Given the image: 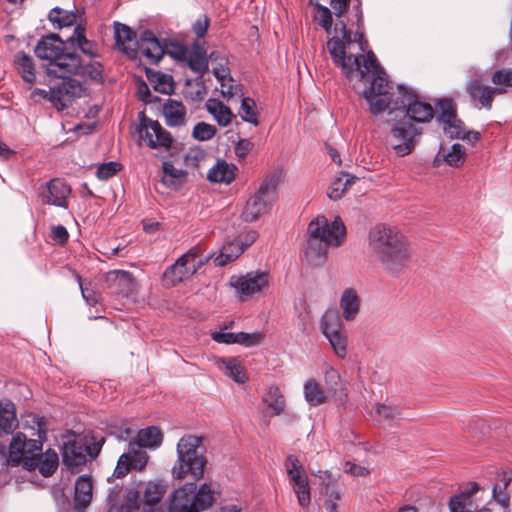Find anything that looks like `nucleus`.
Returning a JSON list of instances; mask_svg holds the SVG:
<instances>
[{
  "instance_id": "12",
  "label": "nucleus",
  "mask_w": 512,
  "mask_h": 512,
  "mask_svg": "<svg viewBox=\"0 0 512 512\" xmlns=\"http://www.w3.org/2000/svg\"><path fill=\"white\" fill-rule=\"evenodd\" d=\"M285 467L299 506L307 509L311 503V488L302 464L296 456L289 455Z\"/></svg>"
},
{
  "instance_id": "36",
  "label": "nucleus",
  "mask_w": 512,
  "mask_h": 512,
  "mask_svg": "<svg viewBox=\"0 0 512 512\" xmlns=\"http://www.w3.org/2000/svg\"><path fill=\"white\" fill-rule=\"evenodd\" d=\"M360 307V299L357 292L352 288H346L340 298V308L342 316L345 320H354L358 314Z\"/></svg>"
},
{
  "instance_id": "31",
  "label": "nucleus",
  "mask_w": 512,
  "mask_h": 512,
  "mask_svg": "<svg viewBox=\"0 0 512 512\" xmlns=\"http://www.w3.org/2000/svg\"><path fill=\"white\" fill-rule=\"evenodd\" d=\"M18 426L16 408L9 399L0 400V436L12 434Z\"/></svg>"
},
{
  "instance_id": "52",
  "label": "nucleus",
  "mask_w": 512,
  "mask_h": 512,
  "mask_svg": "<svg viewBox=\"0 0 512 512\" xmlns=\"http://www.w3.org/2000/svg\"><path fill=\"white\" fill-rule=\"evenodd\" d=\"M313 21L321 26L328 34L332 28V13L328 7L323 5H316L313 8Z\"/></svg>"
},
{
  "instance_id": "58",
  "label": "nucleus",
  "mask_w": 512,
  "mask_h": 512,
  "mask_svg": "<svg viewBox=\"0 0 512 512\" xmlns=\"http://www.w3.org/2000/svg\"><path fill=\"white\" fill-rule=\"evenodd\" d=\"M210 25V19L207 15L203 14L197 18L192 26V30L197 36L196 40H204L207 30Z\"/></svg>"
},
{
  "instance_id": "30",
  "label": "nucleus",
  "mask_w": 512,
  "mask_h": 512,
  "mask_svg": "<svg viewBox=\"0 0 512 512\" xmlns=\"http://www.w3.org/2000/svg\"><path fill=\"white\" fill-rule=\"evenodd\" d=\"M186 107L181 101L167 99L163 105V115L170 127H180L186 123Z\"/></svg>"
},
{
  "instance_id": "14",
  "label": "nucleus",
  "mask_w": 512,
  "mask_h": 512,
  "mask_svg": "<svg viewBox=\"0 0 512 512\" xmlns=\"http://www.w3.org/2000/svg\"><path fill=\"white\" fill-rule=\"evenodd\" d=\"M418 134L420 131L410 122H396L391 125L389 144L397 155H408L415 147Z\"/></svg>"
},
{
  "instance_id": "42",
  "label": "nucleus",
  "mask_w": 512,
  "mask_h": 512,
  "mask_svg": "<svg viewBox=\"0 0 512 512\" xmlns=\"http://www.w3.org/2000/svg\"><path fill=\"white\" fill-rule=\"evenodd\" d=\"M168 484L164 480L150 481L143 491L144 502L147 505H155L161 501L166 493Z\"/></svg>"
},
{
  "instance_id": "35",
  "label": "nucleus",
  "mask_w": 512,
  "mask_h": 512,
  "mask_svg": "<svg viewBox=\"0 0 512 512\" xmlns=\"http://www.w3.org/2000/svg\"><path fill=\"white\" fill-rule=\"evenodd\" d=\"M236 166L228 164L224 160H219L208 171L207 179L214 183L230 184L235 179Z\"/></svg>"
},
{
  "instance_id": "27",
  "label": "nucleus",
  "mask_w": 512,
  "mask_h": 512,
  "mask_svg": "<svg viewBox=\"0 0 512 512\" xmlns=\"http://www.w3.org/2000/svg\"><path fill=\"white\" fill-rule=\"evenodd\" d=\"M93 483L86 475L80 476L75 482L74 509L84 512L92 500Z\"/></svg>"
},
{
  "instance_id": "64",
  "label": "nucleus",
  "mask_w": 512,
  "mask_h": 512,
  "mask_svg": "<svg viewBox=\"0 0 512 512\" xmlns=\"http://www.w3.org/2000/svg\"><path fill=\"white\" fill-rule=\"evenodd\" d=\"M77 282L79 283L82 297L86 300L89 305H95L98 299L93 291H89L87 287L83 286L82 278L80 275H76Z\"/></svg>"
},
{
  "instance_id": "44",
  "label": "nucleus",
  "mask_w": 512,
  "mask_h": 512,
  "mask_svg": "<svg viewBox=\"0 0 512 512\" xmlns=\"http://www.w3.org/2000/svg\"><path fill=\"white\" fill-rule=\"evenodd\" d=\"M304 397L311 406H319L327 399L325 391L315 379H308L305 382Z\"/></svg>"
},
{
  "instance_id": "49",
  "label": "nucleus",
  "mask_w": 512,
  "mask_h": 512,
  "mask_svg": "<svg viewBox=\"0 0 512 512\" xmlns=\"http://www.w3.org/2000/svg\"><path fill=\"white\" fill-rule=\"evenodd\" d=\"M72 74L81 75L83 78L90 79L94 82H101L102 75V65L97 61H89L88 63H84L81 60V66L77 69L76 72Z\"/></svg>"
},
{
  "instance_id": "8",
  "label": "nucleus",
  "mask_w": 512,
  "mask_h": 512,
  "mask_svg": "<svg viewBox=\"0 0 512 512\" xmlns=\"http://www.w3.org/2000/svg\"><path fill=\"white\" fill-rule=\"evenodd\" d=\"M319 327L334 354L339 359H345L348 353V332L338 311L334 309L327 310L320 319Z\"/></svg>"
},
{
  "instance_id": "15",
  "label": "nucleus",
  "mask_w": 512,
  "mask_h": 512,
  "mask_svg": "<svg viewBox=\"0 0 512 512\" xmlns=\"http://www.w3.org/2000/svg\"><path fill=\"white\" fill-rule=\"evenodd\" d=\"M436 107L439 109L437 120L442 125L445 135L451 139H462L465 134L464 124L457 117L453 101L439 99L436 102Z\"/></svg>"
},
{
  "instance_id": "13",
  "label": "nucleus",
  "mask_w": 512,
  "mask_h": 512,
  "mask_svg": "<svg viewBox=\"0 0 512 512\" xmlns=\"http://www.w3.org/2000/svg\"><path fill=\"white\" fill-rule=\"evenodd\" d=\"M257 238L258 232L252 229L244 230L234 238L227 237L220 253L214 258L215 265L225 266L235 261Z\"/></svg>"
},
{
  "instance_id": "63",
  "label": "nucleus",
  "mask_w": 512,
  "mask_h": 512,
  "mask_svg": "<svg viewBox=\"0 0 512 512\" xmlns=\"http://www.w3.org/2000/svg\"><path fill=\"white\" fill-rule=\"evenodd\" d=\"M344 471L353 476H367L369 474V470L366 467L357 465L352 462H346L344 466Z\"/></svg>"
},
{
  "instance_id": "10",
  "label": "nucleus",
  "mask_w": 512,
  "mask_h": 512,
  "mask_svg": "<svg viewBox=\"0 0 512 512\" xmlns=\"http://www.w3.org/2000/svg\"><path fill=\"white\" fill-rule=\"evenodd\" d=\"M230 284L235 289L239 299L245 301L268 289L270 275L267 271H250L245 275L232 277Z\"/></svg>"
},
{
  "instance_id": "3",
  "label": "nucleus",
  "mask_w": 512,
  "mask_h": 512,
  "mask_svg": "<svg viewBox=\"0 0 512 512\" xmlns=\"http://www.w3.org/2000/svg\"><path fill=\"white\" fill-rule=\"evenodd\" d=\"M346 235L343 221L336 216L329 221L325 216H318L312 220L307 228V247L305 256L309 263L321 265L326 260L330 247L342 244Z\"/></svg>"
},
{
  "instance_id": "37",
  "label": "nucleus",
  "mask_w": 512,
  "mask_h": 512,
  "mask_svg": "<svg viewBox=\"0 0 512 512\" xmlns=\"http://www.w3.org/2000/svg\"><path fill=\"white\" fill-rule=\"evenodd\" d=\"M36 464L33 466V470L38 469L40 474L44 477H49L54 474L59 464L58 454L48 449L46 452L39 454L35 457Z\"/></svg>"
},
{
  "instance_id": "60",
  "label": "nucleus",
  "mask_w": 512,
  "mask_h": 512,
  "mask_svg": "<svg viewBox=\"0 0 512 512\" xmlns=\"http://www.w3.org/2000/svg\"><path fill=\"white\" fill-rule=\"evenodd\" d=\"M254 144L249 139H240L235 145V154L239 158H245L253 149Z\"/></svg>"
},
{
  "instance_id": "5",
  "label": "nucleus",
  "mask_w": 512,
  "mask_h": 512,
  "mask_svg": "<svg viewBox=\"0 0 512 512\" xmlns=\"http://www.w3.org/2000/svg\"><path fill=\"white\" fill-rule=\"evenodd\" d=\"M176 450L177 461L172 467V476L175 479H183L191 475L195 480L201 479L206 465L202 438L191 434L184 435L180 438Z\"/></svg>"
},
{
  "instance_id": "4",
  "label": "nucleus",
  "mask_w": 512,
  "mask_h": 512,
  "mask_svg": "<svg viewBox=\"0 0 512 512\" xmlns=\"http://www.w3.org/2000/svg\"><path fill=\"white\" fill-rule=\"evenodd\" d=\"M67 41L58 34L51 33L43 36L35 47L36 56L47 61L46 71L49 76L65 77L76 72L81 66L80 56L67 49Z\"/></svg>"
},
{
  "instance_id": "20",
  "label": "nucleus",
  "mask_w": 512,
  "mask_h": 512,
  "mask_svg": "<svg viewBox=\"0 0 512 512\" xmlns=\"http://www.w3.org/2000/svg\"><path fill=\"white\" fill-rule=\"evenodd\" d=\"M466 91L474 104L487 110L492 108L494 97L497 95L493 86L487 85L480 75H475L468 81Z\"/></svg>"
},
{
  "instance_id": "23",
  "label": "nucleus",
  "mask_w": 512,
  "mask_h": 512,
  "mask_svg": "<svg viewBox=\"0 0 512 512\" xmlns=\"http://www.w3.org/2000/svg\"><path fill=\"white\" fill-rule=\"evenodd\" d=\"M184 58L192 71L203 75L209 67L205 41L195 40L191 48L184 51Z\"/></svg>"
},
{
  "instance_id": "51",
  "label": "nucleus",
  "mask_w": 512,
  "mask_h": 512,
  "mask_svg": "<svg viewBox=\"0 0 512 512\" xmlns=\"http://www.w3.org/2000/svg\"><path fill=\"white\" fill-rule=\"evenodd\" d=\"M163 175L162 182L166 186H174L177 182L186 176V172L182 169H177L171 162H164L162 165Z\"/></svg>"
},
{
  "instance_id": "19",
  "label": "nucleus",
  "mask_w": 512,
  "mask_h": 512,
  "mask_svg": "<svg viewBox=\"0 0 512 512\" xmlns=\"http://www.w3.org/2000/svg\"><path fill=\"white\" fill-rule=\"evenodd\" d=\"M147 461L148 455L145 451L129 447V452L119 457L113 475L108 478V481L110 482L112 478L125 477L131 469L142 471L146 467Z\"/></svg>"
},
{
  "instance_id": "17",
  "label": "nucleus",
  "mask_w": 512,
  "mask_h": 512,
  "mask_svg": "<svg viewBox=\"0 0 512 512\" xmlns=\"http://www.w3.org/2000/svg\"><path fill=\"white\" fill-rule=\"evenodd\" d=\"M71 188L62 179L55 178L40 187L39 196L44 204L67 208Z\"/></svg>"
},
{
  "instance_id": "9",
  "label": "nucleus",
  "mask_w": 512,
  "mask_h": 512,
  "mask_svg": "<svg viewBox=\"0 0 512 512\" xmlns=\"http://www.w3.org/2000/svg\"><path fill=\"white\" fill-rule=\"evenodd\" d=\"M276 199V186L272 181H264L258 190L247 200L242 211L246 222H254L266 214Z\"/></svg>"
},
{
  "instance_id": "54",
  "label": "nucleus",
  "mask_w": 512,
  "mask_h": 512,
  "mask_svg": "<svg viewBox=\"0 0 512 512\" xmlns=\"http://www.w3.org/2000/svg\"><path fill=\"white\" fill-rule=\"evenodd\" d=\"M216 132L217 129L215 126L205 122H199L194 126L192 135L199 141H208L215 136Z\"/></svg>"
},
{
  "instance_id": "11",
  "label": "nucleus",
  "mask_w": 512,
  "mask_h": 512,
  "mask_svg": "<svg viewBox=\"0 0 512 512\" xmlns=\"http://www.w3.org/2000/svg\"><path fill=\"white\" fill-rule=\"evenodd\" d=\"M139 124L136 131L140 140L144 141L152 149H169L172 145V137L158 121L148 118L144 112L139 113Z\"/></svg>"
},
{
  "instance_id": "7",
  "label": "nucleus",
  "mask_w": 512,
  "mask_h": 512,
  "mask_svg": "<svg viewBox=\"0 0 512 512\" xmlns=\"http://www.w3.org/2000/svg\"><path fill=\"white\" fill-rule=\"evenodd\" d=\"M399 99L395 100L394 106L389 110V115L396 112L403 113V117L417 123L430 122L434 115V108L428 102L422 101L417 93L398 85Z\"/></svg>"
},
{
  "instance_id": "34",
  "label": "nucleus",
  "mask_w": 512,
  "mask_h": 512,
  "mask_svg": "<svg viewBox=\"0 0 512 512\" xmlns=\"http://www.w3.org/2000/svg\"><path fill=\"white\" fill-rule=\"evenodd\" d=\"M512 481V472L503 471L498 474V483L493 487V499L502 507V512H508L510 496L507 487Z\"/></svg>"
},
{
  "instance_id": "48",
  "label": "nucleus",
  "mask_w": 512,
  "mask_h": 512,
  "mask_svg": "<svg viewBox=\"0 0 512 512\" xmlns=\"http://www.w3.org/2000/svg\"><path fill=\"white\" fill-rule=\"evenodd\" d=\"M239 116L245 122L254 126L259 125L258 110L255 101L250 97H244L241 100Z\"/></svg>"
},
{
  "instance_id": "2",
  "label": "nucleus",
  "mask_w": 512,
  "mask_h": 512,
  "mask_svg": "<svg viewBox=\"0 0 512 512\" xmlns=\"http://www.w3.org/2000/svg\"><path fill=\"white\" fill-rule=\"evenodd\" d=\"M367 252L388 273H399L407 266L412 251L407 238L397 229L378 224L368 233Z\"/></svg>"
},
{
  "instance_id": "24",
  "label": "nucleus",
  "mask_w": 512,
  "mask_h": 512,
  "mask_svg": "<svg viewBox=\"0 0 512 512\" xmlns=\"http://www.w3.org/2000/svg\"><path fill=\"white\" fill-rule=\"evenodd\" d=\"M117 47L131 58L138 57L136 33L126 24L114 23Z\"/></svg>"
},
{
  "instance_id": "1",
  "label": "nucleus",
  "mask_w": 512,
  "mask_h": 512,
  "mask_svg": "<svg viewBox=\"0 0 512 512\" xmlns=\"http://www.w3.org/2000/svg\"><path fill=\"white\" fill-rule=\"evenodd\" d=\"M340 24L342 39L332 37L327 42V48L333 62L342 69L347 78H350L355 72L360 74L361 79L368 74H372L370 87L363 92V96L370 106V112L373 115H378L387 109L389 111L394 106L395 100L399 99L398 90L396 92L393 90L385 71L379 65L372 51H369L366 57L362 54L346 53V48L350 47L356 37L359 38V50L364 51L363 36L356 34L353 40L350 31L346 29L345 23L340 21Z\"/></svg>"
},
{
  "instance_id": "28",
  "label": "nucleus",
  "mask_w": 512,
  "mask_h": 512,
  "mask_svg": "<svg viewBox=\"0 0 512 512\" xmlns=\"http://www.w3.org/2000/svg\"><path fill=\"white\" fill-rule=\"evenodd\" d=\"M163 441L161 430L155 426H150L138 431L135 439L129 440V447L139 448H157Z\"/></svg>"
},
{
  "instance_id": "53",
  "label": "nucleus",
  "mask_w": 512,
  "mask_h": 512,
  "mask_svg": "<svg viewBox=\"0 0 512 512\" xmlns=\"http://www.w3.org/2000/svg\"><path fill=\"white\" fill-rule=\"evenodd\" d=\"M140 492L136 489H128L125 499L119 507V512H138L140 508L139 502Z\"/></svg>"
},
{
  "instance_id": "57",
  "label": "nucleus",
  "mask_w": 512,
  "mask_h": 512,
  "mask_svg": "<svg viewBox=\"0 0 512 512\" xmlns=\"http://www.w3.org/2000/svg\"><path fill=\"white\" fill-rule=\"evenodd\" d=\"M121 169V164L116 161H110L107 163L101 164L97 171L96 175L100 180H107L114 175Z\"/></svg>"
},
{
  "instance_id": "38",
  "label": "nucleus",
  "mask_w": 512,
  "mask_h": 512,
  "mask_svg": "<svg viewBox=\"0 0 512 512\" xmlns=\"http://www.w3.org/2000/svg\"><path fill=\"white\" fill-rule=\"evenodd\" d=\"M218 367L224 371V373L232 378L237 383H245L247 381V375L244 367L237 358H219L216 361Z\"/></svg>"
},
{
  "instance_id": "59",
  "label": "nucleus",
  "mask_w": 512,
  "mask_h": 512,
  "mask_svg": "<svg viewBox=\"0 0 512 512\" xmlns=\"http://www.w3.org/2000/svg\"><path fill=\"white\" fill-rule=\"evenodd\" d=\"M51 239L59 245H64L69 239V233L63 225L52 226Z\"/></svg>"
},
{
  "instance_id": "47",
  "label": "nucleus",
  "mask_w": 512,
  "mask_h": 512,
  "mask_svg": "<svg viewBox=\"0 0 512 512\" xmlns=\"http://www.w3.org/2000/svg\"><path fill=\"white\" fill-rule=\"evenodd\" d=\"M491 81L497 95L505 94L512 88V69H498L492 76Z\"/></svg>"
},
{
  "instance_id": "56",
  "label": "nucleus",
  "mask_w": 512,
  "mask_h": 512,
  "mask_svg": "<svg viewBox=\"0 0 512 512\" xmlns=\"http://www.w3.org/2000/svg\"><path fill=\"white\" fill-rule=\"evenodd\" d=\"M264 338L263 333L261 332H253V333H246V332H238L236 343L241 344L246 347H253L262 342Z\"/></svg>"
},
{
  "instance_id": "29",
  "label": "nucleus",
  "mask_w": 512,
  "mask_h": 512,
  "mask_svg": "<svg viewBox=\"0 0 512 512\" xmlns=\"http://www.w3.org/2000/svg\"><path fill=\"white\" fill-rule=\"evenodd\" d=\"M466 159V150L463 145L455 143L449 150L441 147L434 159V166H440L442 162L451 167L458 168L462 166Z\"/></svg>"
},
{
  "instance_id": "6",
  "label": "nucleus",
  "mask_w": 512,
  "mask_h": 512,
  "mask_svg": "<svg viewBox=\"0 0 512 512\" xmlns=\"http://www.w3.org/2000/svg\"><path fill=\"white\" fill-rule=\"evenodd\" d=\"M33 423L37 426L38 439H28L22 432L13 435L10 445L8 462L12 466L22 465L26 470H33L35 457L42 451L43 440L46 438V420L33 415Z\"/></svg>"
},
{
  "instance_id": "61",
  "label": "nucleus",
  "mask_w": 512,
  "mask_h": 512,
  "mask_svg": "<svg viewBox=\"0 0 512 512\" xmlns=\"http://www.w3.org/2000/svg\"><path fill=\"white\" fill-rule=\"evenodd\" d=\"M212 339L217 343L234 344L236 343L237 333L233 332H213Z\"/></svg>"
},
{
  "instance_id": "43",
  "label": "nucleus",
  "mask_w": 512,
  "mask_h": 512,
  "mask_svg": "<svg viewBox=\"0 0 512 512\" xmlns=\"http://www.w3.org/2000/svg\"><path fill=\"white\" fill-rule=\"evenodd\" d=\"M262 401L272 410V415H280L285 409V398L277 385L269 386Z\"/></svg>"
},
{
  "instance_id": "55",
  "label": "nucleus",
  "mask_w": 512,
  "mask_h": 512,
  "mask_svg": "<svg viewBox=\"0 0 512 512\" xmlns=\"http://www.w3.org/2000/svg\"><path fill=\"white\" fill-rule=\"evenodd\" d=\"M324 380L329 391L337 392L340 386L341 376L340 373L331 365H325Z\"/></svg>"
},
{
  "instance_id": "21",
  "label": "nucleus",
  "mask_w": 512,
  "mask_h": 512,
  "mask_svg": "<svg viewBox=\"0 0 512 512\" xmlns=\"http://www.w3.org/2000/svg\"><path fill=\"white\" fill-rule=\"evenodd\" d=\"M196 484L187 483L173 491L166 501L167 512H197L194 509L192 498L193 490H196Z\"/></svg>"
},
{
  "instance_id": "25",
  "label": "nucleus",
  "mask_w": 512,
  "mask_h": 512,
  "mask_svg": "<svg viewBox=\"0 0 512 512\" xmlns=\"http://www.w3.org/2000/svg\"><path fill=\"white\" fill-rule=\"evenodd\" d=\"M109 289L116 294L129 296L136 288L133 275L128 271L115 270L107 275Z\"/></svg>"
},
{
  "instance_id": "46",
  "label": "nucleus",
  "mask_w": 512,
  "mask_h": 512,
  "mask_svg": "<svg viewBox=\"0 0 512 512\" xmlns=\"http://www.w3.org/2000/svg\"><path fill=\"white\" fill-rule=\"evenodd\" d=\"M146 74L154 90L162 94H170L172 92L173 80L171 76L152 70H147Z\"/></svg>"
},
{
  "instance_id": "22",
  "label": "nucleus",
  "mask_w": 512,
  "mask_h": 512,
  "mask_svg": "<svg viewBox=\"0 0 512 512\" xmlns=\"http://www.w3.org/2000/svg\"><path fill=\"white\" fill-rule=\"evenodd\" d=\"M138 56L144 57L150 64H157L164 56L165 50L150 30H145L136 46Z\"/></svg>"
},
{
  "instance_id": "41",
  "label": "nucleus",
  "mask_w": 512,
  "mask_h": 512,
  "mask_svg": "<svg viewBox=\"0 0 512 512\" xmlns=\"http://www.w3.org/2000/svg\"><path fill=\"white\" fill-rule=\"evenodd\" d=\"M207 110L214 116L217 123L221 126H227L231 123L233 113L230 108L224 105L220 100L209 99L206 102Z\"/></svg>"
},
{
  "instance_id": "39",
  "label": "nucleus",
  "mask_w": 512,
  "mask_h": 512,
  "mask_svg": "<svg viewBox=\"0 0 512 512\" xmlns=\"http://www.w3.org/2000/svg\"><path fill=\"white\" fill-rule=\"evenodd\" d=\"M48 19L54 28L62 29L73 26L77 21V15L74 11L54 7L50 10Z\"/></svg>"
},
{
  "instance_id": "33",
  "label": "nucleus",
  "mask_w": 512,
  "mask_h": 512,
  "mask_svg": "<svg viewBox=\"0 0 512 512\" xmlns=\"http://www.w3.org/2000/svg\"><path fill=\"white\" fill-rule=\"evenodd\" d=\"M67 43L71 46L78 47L85 55L90 58L96 57L98 55L97 45L88 40L85 35V28L78 24L74 28L73 34L68 37Z\"/></svg>"
},
{
  "instance_id": "16",
  "label": "nucleus",
  "mask_w": 512,
  "mask_h": 512,
  "mask_svg": "<svg viewBox=\"0 0 512 512\" xmlns=\"http://www.w3.org/2000/svg\"><path fill=\"white\" fill-rule=\"evenodd\" d=\"M202 265L203 260L198 251L192 249L166 269L164 276L171 278L173 284L180 283L194 275Z\"/></svg>"
},
{
  "instance_id": "62",
  "label": "nucleus",
  "mask_w": 512,
  "mask_h": 512,
  "mask_svg": "<svg viewBox=\"0 0 512 512\" xmlns=\"http://www.w3.org/2000/svg\"><path fill=\"white\" fill-rule=\"evenodd\" d=\"M122 489L119 486H115L110 489L109 494L107 496V502L110 505V511L113 512L114 509L119 511L118 504L121 498Z\"/></svg>"
},
{
  "instance_id": "40",
  "label": "nucleus",
  "mask_w": 512,
  "mask_h": 512,
  "mask_svg": "<svg viewBox=\"0 0 512 512\" xmlns=\"http://www.w3.org/2000/svg\"><path fill=\"white\" fill-rule=\"evenodd\" d=\"M358 178L349 173H342L330 185L327 196L332 200H339L343 194L355 183Z\"/></svg>"
},
{
  "instance_id": "26",
  "label": "nucleus",
  "mask_w": 512,
  "mask_h": 512,
  "mask_svg": "<svg viewBox=\"0 0 512 512\" xmlns=\"http://www.w3.org/2000/svg\"><path fill=\"white\" fill-rule=\"evenodd\" d=\"M62 459L69 469L78 468L86 463L85 448L74 439H67L62 445Z\"/></svg>"
},
{
  "instance_id": "32",
  "label": "nucleus",
  "mask_w": 512,
  "mask_h": 512,
  "mask_svg": "<svg viewBox=\"0 0 512 512\" xmlns=\"http://www.w3.org/2000/svg\"><path fill=\"white\" fill-rule=\"evenodd\" d=\"M13 65L25 82L33 84L36 81L34 60L30 55L23 51L17 52L14 56Z\"/></svg>"
},
{
  "instance_id": "18",
  "label": "nucleus",
  "mask_w": 512,
  "mask_h": 512,
  "mask_svg": "<svg viewBox=\"0 0 512 512\" xmlns=\"http://www.w3.org/2000/svg\"><path fill=\"white\" fill-rule=\"evenodd\" d=\"M63 80L54 88V107L57 110H63L67 108L74 98L81 97L84 91L82 84L69 77H61Z\"/></svg>"
},
{
  "instance_id": "50",
  "label": "nucleus",
  "mask_w": 512,
  "mask_h": 512,
  "mask_svg": "<svg viewBox=\"0 0 512 512\" xmlns=\"http://www.w3.org/2000/svg\"><path fill=\"white\" fill-rule=\"evenodd\" d=\"M374 411L377 417L386 422L399 419L402 414V409L399 406L388 403H376Z\"/></svg>"
},
{
  "instance_id": "45",
  "label": "nucleus",
  "mask_w": 512,
  "mask_h": 512,
  "mask_svg": "<svg viewBox=\"0 0 512 512\" xmlns=\"http://www.w3.org/2000/svg\"><path fill=\"white\" fill-rule=\"evenodd\" d=\"M214 501V491L211 489L209 484H203L198 492L196 490H193V498L192 503L194 506V509L197 510V512H201L209 508Z\"/></svg>"
}]
</instances>
